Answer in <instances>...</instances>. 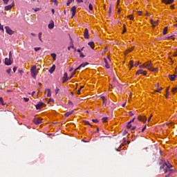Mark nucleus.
Segmentation results:
<instances>
[{"label":"nucleus","mask_w":177,"mask_h":177,"mask_svg":"<svg viewBox=\"0 0 177 177\" xmlns=\"http://www.w3.org/2000/svg\"><path fill=\"white\" fill-rule=\"evenodd\" d=\"M174 166L170 165L169 163L164 162L162 165L160 166V169H163L165 174H167V172H170V174H172L174 171V169H171Z\"/></svg>","instance_id":"obj_1"},{"label":"nucleus","mask_w":177,"mask_h":177,"mask_svg":"<svg viewBox=\"0 0 177 177\" xmlns=\"http://www.w3.org/2000/svg\"><path fill=\"white\" fill-rule=\"evenodd\" d=\"M140 68H147V70H149V71H158L157 68H153V64L151 62H148L145 63L142 65L140 66Z\"/></svg>","instance_id":"obj_2"},{"label":"nucleus","mask_w":177,"mask_h":177,"mask_svg":"<svg viewBox=\"0 0 177 177\" xmlns=\"http://www.w3.org/2000/svg\"><path fill=\"white\" fill-rule=\"evenodd\" d=\"M5 30L7 34L9 35H13V34H15V32L12 30L9 26H5Z\"/></svg>","instance_id":"obj_3"},{"label":"nucleus","mask_w":177,"mask_h":177,"mask_svg":"<svg viewBox=\"0 0 177 177\" xmlns=\"http://www.w3.org/2000/svg\"><path fill=\"white\" fill-rule=\"evenodd\" d=\"M13 63V58H6L5 59V64L6 66H10Z\"/></svg>","instance_id":"obj_4"},{"label":"nucleus","mask_w":177,"mask_h":177,"mask_svg":"<svg viewBox=\"0 0 177 177\" xmlns=\"http://www.w3.org/2000/svg\"><path fill=\"white\" fill-rule=\"evenodd\" d=\"M33 122L36 125H38L42 122V119L41 118H35L33 119Z\"/></svg>","instance_id":"obj_5"},{"label":"nucleus","mask_w":177,"mask_h":177,"mask_svg":"<svg viewBox=\"0 0 177 177\" xmlns=\"http://www.w3.org/2000/svg\"><path fill=\"white\" fill-rule=\"evenodd\" d=\"M11 1L12 3L10 5L6 6L5 7V10H10V9L15 6V1L13 0H11Z\"/></svg>","instance_id":"obj_6"},{"label":"nucleus","mask_w":177,"mask_h":177,"mask_svg":"<svg viewBox=\"0 0 177 177\" xmlns=\"http://www.w3.org/2000/svg\"><path fill=\"white\" fill-rule=\"evenodd\" d=\"M85 39H89V31L88 30V28H86L84 30V34Z\"/></svg>","instance_id":"obj_7"},{"label":"nucleus","mask_w":177,"mask_h":177,"mask_svg":"<svg viewBox=\"0 0 177 177\" xmlns=\"http://www.w3.org/2000/svg\"><path fill=\"white\" fill-rule=\"evenodd\" d=\"M138 121H142V122H146L147 118L145 116L138 115Z\"/></svg>","instance_id":"obj_8"},{"label":"nucleus","mask_w":177,"mask_h":177,"mask_svg":"<svg viewBox=\"0 0 177 177\" xmlns=\"http://www.w3.org/2000/svg\"><path fill=\"white\" fill-rule=\"evenodd\" d=\"M71 12H72V17H74L77 12V7L75 6L72 7V8L71 9Z\"/></svg>","instance_id":"obj_9"},{"label":"nucleus","mask_w":177,"mask_h":177,"mask_svg":"<svg viewBox=\"0 0 177 177\" xmlns=\"http://www.w3.org/2000/svg\"><path fill=\"white\" fill-rule=\"evenodd\" d=\"M147 73V72L146 71L140 69L137 71L136 75H139V74H143V75H146Z\"/></svg>","instance_id":"obj_10"},{"label":"nucleus","mask_w":177,"mask_h":177,"mask_svg":"<svg viewBox=\"0 0 177 177\" xmlns=\"http://www.w3.org/2000/svg\"><path fill=\"white\" fill-rule=\"evenodd\" d=\"M67 81H68V75L67 74V73H65L63 77V83Z\"/></svg>","instance_id":"obj_11"},{"label":"nucleus","mask_w":177,"mask_h":177,"mask_svg":"<svg viewBox=\"0 0 177 177\" xmlns=\"http://www.w3.org/2000/svg\"><path fill=\"white\" fill-rule=\"evenodd\" d=\"M44 106L43 102H39L36 106V110H41V106Z\"/></svg>","instance_id":"obj_12"},{"label":"nucleus","mask_w":177,"mask_h":177,"mask_svg":"<svg viewBox=\"0 0 177 177\" xmlns=\"http://www.w3.org/2000/svg\"><path fill=\"white\" fill-rule=\"evenodd\" d=\"M55 27V23L53 22V21H51L50 22V24H48V28L50 30H53V28Z\"/></svg>","instance_id":"obj_13"},{"label":"nucleus","mask_w":177,"mask_h":177,"mask_svg":"<svg viewBox=\"0 0 177 177\" xmlns=\"http://www.w3.org/2000/svg\"><path fill=\"white\" fill-rule=\"evenodd\" d=\"M46 92H47V97H50L52 96V92L50 91V88H46Z\"/></svg>","instance_id":"obj_14"},{"label":"nucleus","mask_w":177,"mask_h":177,"mask_svg":"<svg viewBox=\"0 0 177 177\" xmlns=\"http://www.w3.org/2000/svg\"><path fill=\"white\" fill-rule=\"evenodd\" d=\"M55 70H56V66H55V65H53V66L48 70V72H49L50 74H53V73L55 71Z\"/></svg>","instance_id":"obj_15"},{"label":"nucleus","mask_w":177,"mask_h":177,"mask_svg":"<svg viewBox=\"0 0 177 177\" xmlns=\"http://www.w3.org/2000/svg\"><path fill=\"white\" fill-rule=\"evenodd\" d=\"M177 75H169V78L170 81H174L175 78H176Z\"/></svg>","instance_id":"obj_16"},{"label":"nucleus","mask_w":177,"mask_h":177,"mask_svg":"<svg viewBox=\"0 0 177 177\" xmlns=\"http://www.w3.org/2000/svg\"><path fill=\"white\" fill-rule=\"evenodd\" d=\"M104 63L106 64H105L106 68H110V65H109V62H107V59L104 58Z\"/></svg>","instance_id":"obj_17"},{"label":"nucleus","mask_w":177,"mask_h":177,"mask_svg":"<svg viewBox=\"0 0 177 177\" xmlns=\"http://www.w3.org/2000/svg\"><path fill=\"white\" fill-rule=\"evenodd\" d=\"M37 74H38V73H37V71H32L31 72V75H32V77L33 78H35V77H37Z\"/></svg>","instance_id":"obj_18"},{"label":"nucleus","mask_w":177,"mask_h":177,"mask_svg":"<svg viewBox=\"0 0 177 177\" xmlns=\"http://www.w3.org/2000/svg\"><path fill=\"white\" fill-rule=\"evenodd\" d=\"M73 113H74V111H68V112H66L64 114V115L65 117H69L70 115H71V114H73Z\"/></svg>","instance_id":"obj_19"},{"label":"nucleus","mask_w":177,"mask_h":177,"mask_svg":"<svg viewBox=\"0 0 177 177\" xmlns=\"http://www.w3.org/2000/svg\"><path fill=\"white\" fill-rule=\"evenodd\" d=\"M88 45L91 48V49H95V46H93V41L88 42Z\"/></svg>","instance_id":"obj_20"},{"label":"nucleus","mask_w":177,"mask_h":177,"mask_svg":"<svg viewBox=\"0 0 177 177\" xmlns=\"http://www.w3.org/2000/svg\"><path fill=\"white\" fill-rule=\"evenodd\" d=\"M127 129H131V128L132 127V123H131V122H129L127 123Z\"/></svg>","instance_id":"obj_21"},{"label":"nucleus","mask_w":177,"mask_h":177,"mask_svg":"<svg viewBox=\"0 0 177 177\" xmlns=\"http://www.w3.org/2000/svg\"><path fill=\"white\" fill-rule=\"evenodd\" d=\"M174 0H168L166 3L167 5H171V3H174Z\"/></svg>","instance_id":"obj_22"},{"label":"nucleus","mask_w":177,"mask_h":177,"mask_svg":"<svg viewBox=\"0 0 177 177\" xmlns=\"http://www.w3.org/2000/svg\"><path fill=\"white\" fill-rule=\"evenodd\" d=\"M88 64H89V63H88V62L83 63L80 65V67H85V66H88Z\"/></svg>","instance_id":"obj_23"},{"label":"nucleus","mask_w":177,"mask_h":177,"mask_svg":"<svg viewBox=\"0 0 177 177\" xmlns=\"http://www.w3.org/2000/svg\"><path fill=\"white\" fill-rule=\"evenodd\" d=\"M167 31H168V27H165L163 30V35L167 34Z\"/></svg>","instance_id":"obj_24"},{"label":"nucleus","mask_w":177,"mask_h":177,"mask_svg":"<svg viewBox=\"0 0 177 177\" xmlns=\"http://www.w3.org/2000/svg\"><path fill=\"white\" fill-rule=\"evenodd\" d=\"M37 71V66H32L30 71Z\"/></svg>","instance_id":"obj_25"},{"label":"nucleus","mask_w":177,"mask_h":177,"mask_svg":"<svg viewBox=\"0 0 177 177\" xmlns=\"http://www.w3.org/2000/svg\"><path fill=\"white\" fill-rule=\"evenodd\" d=\"M51 57H53V60H56L57 55L55 53L51 54Z\"/></svg>","instance_id":"obj_26"},{"label":"nucleus","mask_w":177,"mask_h":177,"mask_svg":"<svg viewBox=\"0 0 177 177\" xmlns=\"http://www.w3.org/2000/svg\"><path fill=\"white\" fill-rule=\"evenodd\" d=\"M0 104L5 106V103L3 102V99L2 97H0Z\"/></svg>","instance_id":"obj_27"},{"label":"nucleus","mask_w":177,"mask_h":177,"mask_svg":"<svg viewBox=\"0 0 177 177\" xmlns=\"http://www.w3.org/2000/svg\"><path fill=\"white\" fill-rule=\"evenodd\" d=\"M6 73H7V74H10V73H12V68H8V69L6 71Z\"/></svg>","instance_id":"obj_28"},{"label":"nucleus","mask_w":177,"mask_h":177,"mask_svg":"<svg viewBox=\"0 0 177 177\" xmlns=\"http://www.w3.org/2000/svg\"><path fill=\"white\" fill-rule=\"evenodd\" d=\"M71 2H73V1H71V0H68V1H67V3H66L67 6H70V3H71Z\"/></svg>","instance_id":"obj_29"},{"label":"nucleus","mask_w":177,"mask_h":177,"mask_svg":"<svg viewBox=\"0 0 177 177\" xmlns=\"http://www.w3.org/2000/svg\"><path fill=\"white\" fill-rule=\"evenodd\" d=\"M130 70L132 67H133V61H130Z\"/></svg>","instance_id":"obj_30"},{"label":"nucleus","mask_w":177,"mask_h":177,"mask_svg":"<svg viewBox=\"0 0 177 177\" xmlns=\"http://www.w3.org/2000/svg\"><path fill=\"white\" fill-rule=\"evenodd\" d=\"M92 121H93V122H95V124H97V122H99V120L97 119H93Z\"/></svg>","instance_id":"obj_31"},{"label":"nucleus","mask_w":177,"mask_h":177,"mask_svg":"<svg viewBox=\"0 0 177 177\" xmlns=\"http://www.w3.org/2000/svg\"><path fill=\"white\" fill-rule=\"evenodd\" d=\"M41 35H42V32H39V41H42V39L41 38Z\"/></svg>","instance_id":"obj_32"},{"label":"nucleus","mask_w":177,"mask_h":177,"mask_svg":"<svg viewBox=\"0 0 177 177\" xmlns=\"http://www.w3.org/2000/svg\"><path fill=\"white\" fill-rule=\"evenodd\" d=\"M88 8H89L90 10H92V9H93V6H92L91 3L89 4Z\"/></svg>","instance_id":"obj_33"},{"label":"nucleus","mask_w":177,"mask_h":177,"mask_svg":"<svg viewBox=\"0 0 177 177\" xmlns=\"http://www.w3.org/2000/svg\"><path fill=\"white\" fill-rule=\"evenodd\" d=\"M0 30H1V31H2L3 32V31H4L3 26H2L1 24H0Z\"/></svg>","instance_id":"obj_34"},{"label":"nucleus","mask_w":177,"mask_h":177,"mask_svg":"<svg viewBox=\"0 0 177 177\" xmlns=\"http://www.w3.org/2000/svg\"><path fill=\"white\" fill-rule=\"evenodd\" d=\"M35 52H38V50H41V48L40 47L35 48Z\"/></svg>","instance_id":"obj_35"},{"label":"nucleus","mask_w":177,"mask_h":177,"mask_svg":"<svg viewBox=\"0 0 177 177\" xmlns=\"http://www.w3.org/2000/svg\"><path fill=\"white\" fill-rule=\"evenodd\" d=\"M59 91H60V89H59V88H56V89H55V94L57 95V93H59Z\"/></svg>","instance_id":"obj_36"},{"label":"nucleus","mask_w":177,"mask_h":177,"mask_svg":"<svg viewBox=\"0 0 177 177\" xmlns=\"http://www.w3.org/2000/svg\"><path fill=\"white\" fill-rule=\"evenodd\" d=\"M172 92L173 93L177 92V87L173 88Z\"/></svg>","instance_id":"obj_37"},{"label":"nucleus","mask_w":177,"mask_h":177,"mask_svg":"<svg viewBox=\"0 0 177 177\" xmlns=\"http://www.w3.org/2000/svg\"><path fill=\"white\" fill-rule=\"evenodd\" d=\"M80 57H85V55H84V53H80Z\"/></svg>","instance_id":"obj_38"},{"label":"nucleus","mask_w":177,"mask_h":177,"mask_svg":"<svg viewBox=\"0 0 177 177\" xmlns=\"http://www.w3.org/2000/svg\"><path fill=\"white\" fill-rule=\"evenodd\" d=\"M146 128H147V127L145 125V126L142 129V132H145V131H146Z\"/></svg>","instance_id":"obj_39"},{"label":"nucleus","mask_w":177,"mask_h":177,"mask_svg":"<svg viewBox=\"0 0 177 177\" xmlns=\"http://www.w3.org/2000/svg\"><path fill=\"white\" fill-rule=\"evenodd\" d=\"M24 100L26 102H28V100H30V99H29V98H27V97H24Z\"/></svg>","instance_id":"obj_40"},{"label":"nucleus","mask_w":177,"mask_h":177,"mask_svg":"<svg viewBox=\"0 0 177 177\" xmlns=\"http://www.w3.org/2000/svg\"><path fill=\"white\" fill-rule=\"evenodd\" d=\"M108 119L109 118L105 117V118H103L102 120L104 122V121H107Z\"/></svg>","instance_id":"obj_41"},{"label":"nucleus","mask_w":177,"mask_h":177,"mask_svg":"<svg viewBox=\"0 0 177 177\" xmlns=\"http://www.w3.org/2000/svg\"><path fill=\"white\" fill-rule=\"evenodd\" d=\"M17 70V66H15V67L13 68V71H14V73H16Z\"/></svg>","instance_id":"obj_42"},{"label":"nucleus","mask_w":177,"mask_h":177,"mask_svg":"<svg viewBox=\"0 0 177 177\" xmlns=\"http://www.w3.org/2000/svg\"><path fill=\"white\" fill-rule=\"evenodd\" d=\"M84 124L86 125H91V123H89V122H88V121H84Z\"/></svg>","instance_id":"obj_43"},{"label":"nucleus","mask_w":177,"mask_h":177,"mask_svg":"<svg viewBox=\"0 0 177 177\" xmlns=\"http://www.w3.org/2000/svg\"><path fill=\"white\" fill-rule=\"evenodd\" d=\"M55 5H57V0H51Z\"/></svg>","instance_id":"obj_44"},{"label":"nucleus","mask_w":177,"mask_h":177,"mask_svg":"<svg viewBox=\"0 0 177 177\" xmlns=\"http://www.w3.org/2000/svg\"><path fill=\"white\" fill-rule=\"evenodd\" d=\"M3 1L6 5H8V2H9V0H3Z\"/></svg>","instance_id":"obj_45"},{"label":"nucleus","mask_w":177,"mask_h":177,"mask_svg":"<svg viewBox=\"0 0 177 177\" xmlns=\"http://www.w3.org/2000/svg\"><path fill=\"white\" fill-rule=\"evenodd\" d=\"M76 2H77V3H81V2H84L83 0H76Z\"/></svg>","instance_id":"obj_46"},{"label":"nucleus","mask_w":177,"mask_h":177,"mask_svg":"<svg viewBox=\"0 0 177 177\" xmlns=\"http://www.w3.org/2000/svg\"><path fill=\"white\" fill-rule=\"evenodd\" d=\"M156 26H157V22H153V24H152V26L156 27Z\"/></svg>","instance_id":"obj_47"},{"label":"nucleus","mask_w":177,"mask_h":177,"mask_svg":"<svg viewBox=\"0 0 177 177\" xmlns=\"http://www.w3.org/2000/svg\"><path fill=\"white\" fill-rule=\"evenodd\" d=\"M9 57L10 59H12V51H10L9 53Z\"/></svg>","instance_id":"obj_48"},{"label":"nucleus","mask_w":177,"mask_h":177,"mask_svg":"<svg viewBox=\"0 0 177 177\" xmlns=\"http://www.w3.org/2000/svg\"><path fill=\"white\" fill-rule=\"evenodd\" d=\"M129 115H131V117H132V115H133V113H132V111H129Z\"/></svg>","instance_id":"obj_49"},{"label":"nucleus","mask_w":177,"mask_h":177,"mask_svg":"<svg viewBox=\"0 0 177 177\" xmlns=\"http://www.w3.org/2000/svg\"><path fill=\"white\" fill-rule=\"evenodd\" d=\"M162 91V88H159L158 90H156V92L160 93V91Z\"/></svg>","instance_id":"obj_50"},{"label":"nucleus","mask_w":177,"mask_h":177,"mask_svg":"<svg viewBox=\"0 0 177 177\" xmlns=\"http://www.w3.org/2000/svg\"><path fill=\"white\" fill-rule=\"evenodd\" d=\"M80 92H81V88L77 90V95H80Z\"/></svg>","instance_id":"obj_51"},{"label":"nucleus","mask_w":177,"mask_h":177,"mask_svg":"<svg viewBox=\"0 0 177 177\" xmlns=\"http://www.w3.org/2000/svg\"><path fill=\"white\" fill-rule=\"evenodd\" d=\"M134 66L136 67H138L139 66V62H136V64H134Z\"/></svg>","instance_id":"obj_52"},{"label":"nucleus","mask_w":177,"mask_h":177,"mask_svg":"<svg viewBox=\"0 0 177 177\" xmlns=\"http://www.w3.org/2000/svg\"><path fill=\"white\" fill-rule=\"evenodd\" d=\"M124 143H129V142L128 140H127V139L124 138Z\"/></svg>","instance_id":"obj_53"},{"label":"nucleus","mask_w":177,"mask_h":177,"mask_svg":"<svg viewBox=\"0 0 177 177\" xmlns=\"http://www.w3.org/2000/svg\"><path fill=\"white\" fill-rule=\"evenodd\" d=\"M74 74H75V72H74L70 77V79L71 80V78H73L74 77Z\"/></svg>","instance_id":"obj_54"},{"label":"nucleus","mask_w":177,"mask_h":177,"mask_svg":"<svg viewBox=\"0 0 177 177\" xmlns=\"http://www.w3.org/2000/svg\"><path fill=\"white\" fill-rule=\"evenodd\" d=\"M101 99H102L103 101H105L106 97L102 96V97H101Z\"/></svg>","instance_id":"obj_55"},{"label":"nucleus","mask_w":177,"mask_h":177,"mask_svg":"<svg viewBox=\"0 0 177 177\" xmlns=\"http://www.w3.org/2000/svg\"><path fill=\"white\" fill-rule=\"evenodd\" d=\"M129 20H133V18L131 15L129 16Z\"/></svg>","instance_id":"obj_56"},{"label":"nucleus","mask_w":177,"mask_h":177,"mask_svg":"<svg viewBox=\"0 0 177 177\" xmlns=\"http://www.w3.org/2000/svg\"><path fill=\"white\" fill-rule=\"evenodd\" d=\"M81 68V67H80V66L77 67V68H76L75 69V71H77V70H80Z\"/></svg>","instance_id":"obj_57"},{"label":"nucleus","mask_w":177,"mask_h":177,"mask_svg":"<svg viewBox=\"0 0 177 177\" xmlns=\"http://www.w3.org/2000/svg\"><path fill=\"white\" fill-rule=\"evenodd\" d=\"M135 129H136V127H133L131 128V131H135Z\"/></svg>","instance_id":"obj_58"},{"label":"nucleus","mask_w":177,"mask_h":177,"mask_svg":"<svg viewBox=\"0 0 177 177\" xmlns=\"http://www.w3.org/2000/svg\"><path fill=\"white\" fill-rule=\"evenodd\" d=\"M109 15H111V6L109 8Z\"/></svg>","instance_id":"obj_59"},{"label":"nucleus","mask_w":177,"mask_h":177,"mask_svg":"<svg viewBox=\"0 0 177 177\" xmlns=\"http://www.w3.org/2000/svg\"><path fill=\"white\" fill-rule=\"evenodd\" d=\"M169 176H171V172L169 173L167 176H165V177H169Z\"/></svg>","instance_id":"obj_60"},{"label":"nucleus","mask_w":177,"mask_h":177,"mask_svg":"<svg viewBox=\"0 0 177 177\" xmlns=\"http://www.w3.org/2000/svg\"><path fill=\"white\" fill-rule=\"evenodd\" d=\"M134 121H135V118H133V120H131L130 121V122L132 123V122H134Z\"/></svg>","instance_id":"obj_61"},{"label":"nucleus","mask_w":177,"mask_h":177,"mask_svg":"<svg viewBox=\"0 0 177 177\" xmlns=\"http://www.w3.org/2000/svg\"><path fill=\"white\" fill-rule=\"evenodd\" d=\"M30 35H32V37H36V35L35 33H30Z\"/></svg>","instance_id":"obj_62"},{"label":"nucleus","mask_w":177,"mask_h":177,"mask_svg":"<svg viewBox=\"0 0 177 177\" xmlns=\"http://www.w3.org/2000/svg\"><path fill=\"white\" fill-rule=\"evenodd\" d=\"M77 52H78V53H82V52H81V50H80V49H77Z\"/></svg>","instance_id":"obj_63"},{"label":"nucleus","mask_w":177,"mask_h":177,"mask_svg":"<svg viewBox=\"0 0 177 177\" xmlns=\"http://www.w3.org/2000/svg\"><path fill=\"white\" fill-rule=\"evenodd\" d=\"M38 10H39V8H36V9L35 10V12H38Z\"/></svg>","instance_id":"obj_64"}]
</instances>
